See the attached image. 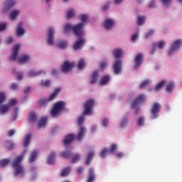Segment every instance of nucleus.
I'll return each mask as SVG.
<instances>
[{"mask_svg": "<svg viewBox=\"0 0 182 182\" xmlns=\"http://www.w3.org/2000/svg\"><path fill=\"white\" fill-rule=\"evenodd\" d=\"M85 26V23H80L76 25L73 24H65L64 27V33H69V32H73L76 36H82L84 31L83 28Z\"/></svg>", "mask_w": 182, "mask_h": 182, "instance_id": "f257e3e1", "label": "nucleus"}, {"mask_svg": "<svg viewBox=\"0 0 182 182\" xmlns=\"http://www.w3.org/2000/svg\"><path fill=\"white\" fill-rule=\"evenodd\" d=\"M114 56L116 59L113 65V70L115 75H119L122 72V60H119L123 56V50L122 48L116 49L114 51Z\"/></svg>", "mask_w": 182, "mask_h": 182, "instance_id": "f03ea898", "label": "nucleus"}, {"mask_svg": "<svg viewBox=\"0 0 182 182\" xmlns=\"http://www.w3.org/2000/svg\"><path fill=\"white\" fill-rule=\"evenodd\" d=\"M23 160V155H20L16 156L14 161L12 164V167L15 168L14 176H18V174H23V167L21 165V161Z\"/></svg>", "mask_w": 182, "mask_h": 182, "instance_id": "7ed1b4c3", "label": "nucleus"}, {"mask_svg": "<svg viewBox=\"0 0 182 182\" xmlns=\"http://www.w3.org/2000/svg\"><path fill=\"white\" fill-rule=\"evenodd\" d=\"M77 122L80 127V131L76 136V139L78 141H82L83 137L85 136V134H86V128L82 126V124L85 123V115H82L81 117H80Z\"/></svg>", "mask_w": 182, "mask_h": 182, "instance_id": "20e7f679", "label": "nucleus"}, {"mask_svg": "<svg viewBox=\"0 0 182 182\" xmlns=\"http://www.w3.org/2000/svg\"><path fill=\"white\" fill-rule=\"evenodd\" d=\"M95 99L90 98L84 103V114L90 116L92 113L93 107H95Z\"/></svg>", "mask_w": 182, "mask_h": 182, "instance_id": "39448f33", "label": "nucleus"}, {"mask_svg": "<svg viewBox=\"0 0 182 182\" xmlns=\"http://www.w3.org/2000/svg\"><path fill=\"white\" fill-rule=\"evenodd\" d=\"M65 109V103L63 102H58L55 103L51 110V114L54 117L59 116V113Z\"/></svg>", "mask_w": 182, "mask_h": 182, "instance_id": "423d86ee", "label": "nucleus"}, {"mask_svg": "<svg viewBox=\"0 0 182 182\" xmlns=\"http://www.w3.org/2000/svg\"><path fill=\"white\" fill-rule=\"evenodd\" d=\"M160 110H161V105H160V103L154 102L152 104L151 113L152 114L153 119H157V117H159V112Z\"/></svg>", "mask_w": 182, "mask_h": 182, "instance_id": "0eeeda50", "label": "nucleus"}, {"mask_svg": "<svg viewBox=\"0 0 182 182\" xmlns=\"http://www.w3.org/2000/svg\"><path fill=\"white\" fill-rule=\"evenodd\" d=\"M146 102V95L144 94H141L136 97L135 100L132 102V109H136L140 105V103H144Z\"/></svg>", "mask_w": 182, "mask_h": 182, "instance_id": "6e6552de", "label": "nucleus"}, {"mask_svg": "<svg viewBox=\"0 0 182 182\" xmlns=\"http://www.w3.org/2000/svg\"><path fill=\"white\" fill-rule=\"evenodd\" d=\"M47 42L50 46H53V45H55V28H48Z\"/></svg>", "mask_w": 182, "mask_h": 182, "instance_id": "1a4fd4ad", "label": "nucleus"}, {"mask_svg": "<svg viewBox=\"0 0 182 182\" xmlns=\"http://www.w3.org/2000/svg\"><path fill=\"white\" fill-rule=\"evenodd\" d=\"M73 68H75V63H70L68 60H66L61 66V70L63 73H69Z\"/></svg>", "mask_w": 182, "mask_h": 182, "instance_id": "9d476101", "label": "nucleus"}, {"mask_svg": "<svg viewBox=\"0 0 182 182\" xmlns=\"http://www.w3.org/2000/svg\"><path fill=\"white\" fill-rule=\"evenodd\" d=\"M20 47H21V46H19V44H16L13 47V49H12L13 53L9 57V60H10V62H14V60H16V58H18V53L19 52Z\"/></svg>", "mask_w": 182, "mask_h": 182, "instance_id": "9b49d317", "label": "nucleus"}, {"mask_svg": "<svg viewBox=\"0 0 182 182\" xmlns=\"http://www.w3.org/2000/svg\"><path fill=\"white\" fill-rule=\"evenodd\" d=\"M143 59H144L143 54L139 53L136 55L134 59V69H139L140 68L141 63H143Z\"/></svg>", "mask_w": 182, "mask_h": 182, "instance_id": "f8f14e48", "label": "nucleus"}, {"mask_svg": "<svg viewBox=\"0 0 182 182\" xmlns=\"http://www.w3.org/2000/svg\"><path fill=\"white\" fill-rule=\"evenodd\" d=\"M85 43H86V40L82 38H80L78 41H75V43L73 45L74 50L82 49V48L85 46Z\"/></svg>", "mask_w": 182, "mask_h": 182, "instance_id": "ddd939ff", "label": "nucleus"}, {"mask_svg": "<svg viewBox=\"0 0 182 182\" xmlns=\"http://www.w3.org/2000/svg\"><path fill=\"white\" fill-rule=\"evenodd\" d=\"M157 46L159 49H163L164 46H166V42L164 41H161L158 43H154L152 45V50L150 51L151 55H154L156 53V49H157Z\"/></svg>", "mask_w": 182, "mask_h": 182, "instance_id": "4468645a", "label": "nucleus"}, {"mask_svg": "<svg viewBox=\"0 0 182 182\" xmlns=\"http://www.w3.org/2000/svg\"><path fill=\"white\" fill-rule=\"evenodd\" d=\"M181 46V41L177 40L175 41L172 46L171 48H170L168 51V55H171L172 53H174L176 52V49H178L180 46Z\"/></svg>", "mask_w": 182, "mask_h": 182, "instance_id": "2eb2a0df", "label": "nucleus"}, {"mask_svg": "<svg viewBox=\"0 0 182 182\" xmlns=\"http://www.w3.org/2000/svg\"><path fill=\"white\" fill-rule=\"evenodd\" d=\"M111 79L112 78L110 77V75H104L101 77L100 80V85L101 86H106L107 85H109V82H110Z\"/></svg>", "mask_w": 182, "mask_h": 182, "instance_id": "dca6fc26", "label": "nucleus"}, {"mask_svg": "<svg viewBox=\"0 0 182 182\" xmlns=\"http://www.w3.org/2000/svg\"><path fill=\"white\" fill-rule=\"evenodd\" d=\"M76 139V136L74 134H69L67 136H65V139L64 140V144L65 146H69V144H71V143H73V140Z\"/></svg>", "mask_w": 182, "mask_h": 182, "instance_id": "f3484780", "label": "nucleus"}, {"mask_svg": "<svg viewBox=\"0 0 182 182\" xmlns=\"http://www.w3.org/2000/svg\"><path fill=\"white\" fill-rule=\"evenodd\" d=\"M29 59H31V57L28 55H20L17 59V62L20 64L26 63Z\"/></svg>", "mask_w": 182, "mask_h": 182, "instance_id": "a211bd4d", "label": "nucleus"}, {"mask_svg": "<svg viewBox=\"0 0 182 182\" xmlns=\"http://www.w3.org/2000/svg\"><path fill=\"white\" fill-rule=\"evenodd\" d=\"M16 35L17 36H22L25 35V30L22 28V23H18L16 30Z\"/></svg>", "mask_w": 182, "mask_h": 182, "instance_id": "6ab92c4d", "label": "nucleus"}, {"mask_svg": "<svg viewBox=\"0 0 182 182\" xmlns=\"http://www.w3.org/2000/svg\"><path fill=\"white\" fill-rule=\"evenodd\" d=\"M5 8L3 10V12H6V11H9L14 5H15V0H8L5 3Z\"/></svg>", "mask_w": 182, "mask_h": 182, "instance_id": "aec40b11", "label": "nucleus"}, {"mask_svg": "<svg viewBox=\"0 0 182 182\" xmlns=\"http://www.w3.org/2000/svg\"><path fill=\"white\" fill-rule=\"evenodd\" d=\"M104 26L106 29H112L114 26V21L110 18L105 20Z\"/></svg>", "mask_w": 182, "mask_h": 182, "instance_id": "412c9836", "label": "nucleus"}, {"mask_svg": "<svg viewBox=\"0 0 182 182\" xmlns=\"http://www.w3.org/2000/svg\"><path fill=\"white\" fill-rule=\"evenodd\" d=\"M98 80H99V71L95 70L92 73L90 83L91 85H95V83H97Z\"/></svg>", "mask_w": 182, "mask_h": 182, "instance_id": "4be33fe9", "label": "nucleus"}, {"mask_svg": "<svg viewBox=\"0 0 182 182\" xmlns=\"http://www.w3.org/2000/svg\"><path fill=\"white\" fill-rule=\"evenodd\" d=\"M28 120L30 123H35L38 120V115L34 112H31L28 114Z\"/></svg>", "mask_w": 182, "mask_h": 182, "instance_id": "5701e85b", "label": "nucleus"}, {"mask_svg": "<svg viewBox=\"0 0 182 182\" xmlns=\"http://www.w3.org/2000/svg\"><path fill=\"white\" fill-rule=\"evenodd\" d=\"M88 179L87 182H93L96 180V175H95V170L93 168H90L89 170Z\"/></svg>", "mask_w": 182, "mask_h": 182, "instance_id": "b1692460", "label": "nucleus"}, {"mask_svg": "<svg viewBox=\"0 0 182 182\" xmlns=\"http://www.w3.org/2000/svg\"><path fill=\"white\" fill-rule=\"evenodd\" d=\"M60 88H56L53 93L49 97V98L48 99V102H52V100H55V99H56V97L58 96V95H59V93H60Z\"/></svg>", "mask_w": 182, "mask_h": 182, "instance_id": "393cba45", "label": "nucleus"}, {"mask_svg": "<svg viewBox=\"0 0 182 182\" xmlns=\"http://www.w3.org/2000/svg\"><path fill=\"white\" fill-rule=\"evenodd\" d=\"M36 157H38V151L37 150L32 151L31 153L30 157L28 159V162L33 163V161L36 160Z\"/></svg>", "mask_w": 182, "mask_h": 182, "instance_id": "a878e982", "label": "nucleus"}, {"mask_svg": "<svg viewBox=\"0 0 182 182\" xmlns=\"http://www.w3.org/2000/svg\"><path fill=\"white\" fill-rule=\"evenodd\" d=\"M55 159H56V154L55 152L51 153L48 156V164H49L50 166L55 164Z\"/></svg>", "mask_w": 182, "mask_h": 182, "instance_id": "bb28decb", "label": "nucleus"}, {"mask_svg": "<svg viewBox=\"0 0 182 182\" xmlns=\"http://www.w3.org/2000/svg\"><path fill=\"white\" fill-rule=\"evenodd\" d=\"M40 75H45V72L42 71V70H38V71H33V70H31L28 73V76L30 77H34L35 76H40Z\"/></svg>", "mask_w": 182, "mask_h": 182, "instance_id": "cd10ccee", "label": "nucleus"}, {"mask_svg": "<svg viewBox=\"0 0 182 182\" xmlns=\"http://www.w3.org/2000/svg\"><path fill=\"white\" fill-rule=\"evenodd\" d=\"M57 48L59 49H66L68 48V41H60L57 43Z\"/></svg>", "mask_w": 182, "mask_h": 182, "instance_id": "c85d7f7f", "label": "nucleus"}, {"mask_svg": "<svg viewBox=\"0 0 182 182\" xmlns=\"http://www.w3.org/2000/svg\"><path fill=\"white\" fill-rule=\"evenodd\" d=\"M31 137H32L31 134H28L27 135H26L24 139V142L23 144V147H28V146H29V143H31Z\"/></svg>", "mask_w": 182, "mask_h": 182, "instance_id": "c756f323", "label": "nucleus"}, {"mask_svg": "<svg viewBox=\"0 0 182 182\" xmlns=\"http://www.w3.org/2000/svg\"><path fill=\"white\" fill-rule=\"evenodd\" d=\"M18 15H19V11L18 10L12 11L9 15L10 21H15V19H16V18L18 17Z\"/></svg>", "mask_w": 182, "mask_h": 182, "instance_id": "7c9ffc66", "label": "nucleus"}, {"mask_svg": "<svg viewBox=\"0 0 182 182\" xmlns=\"http://www.w3.org/2000/svg\"><path fill=\"white\" fill-rule=\"evenodd\" d=\"M9 105H2L0 107V114H5L9 110Z\"/></svg>", "mask_w": 182, "mask_h": 182, "instance_id": "2f4dec72", "label": "nucleus"}, {"mask_svg": "<svg viewBox=\"0 0 182 182\" xmlns=\"http://www.w3.org/2000/svg\"><path fill=\"white\" fill-rule=\"evenodd\" d=\"M93 157H95V152L90 151L87 156L86 164H87V166H89V164L92 163V161L93 160Z\"/></svg>", "mask_w": 182, "mask_h": 182, "instance_id": "473e14b6", "label": "nucleus"}, {"mask_svg": "<svg viewBox=\"0 0 182 182\" xmlns=\"http://www.w3.org/2000/svg\"><path fill=\"white\" fill-rule=\"evenodd\" d=\"M45 124H46V117L40 119L38 122L37 129H42V127H43V126H45Z\"/></svg>", "mask_w": 182, "mask_h": 182, "instance_id": "72a5a7b5", "label": "nucleus"}, {"mask_svg": "<svg viewBox=\"0 0 182 182\" xmlns=\"http://www.w3.org/2000/svg\"><path fill=\"white\" fill-rule=\"evenodd\" d=\"M167 83L166 81L162 80L161 81L156 87H155V91L159 92L161 89H163L164 86H166V84Z\"/></svg>", "mask_w": 182, "mask_h": 182, "instance_id": "f704fd0d", "label": "nucleus"}, {"mask_svg": "<svg viewBox=\"0 0 182 182\" xmlns=\"http://www.w3.org/2000/svg\"><path fill=\"white\" fill-rule=\"evenodd\" d=\"M176 87V84H174V82H170L166 85V92H173V89Z\"/></svg>", "mask_w": 182, "mask_h": 182, "instance_id": "c9c22d12", "label": "nucleus"}, {"mask_svg": "<svg viewBox=\"0 0 182 182\" xmlns=\"http://www.w3.org/2000/svg\"><path fill=\"white\" fill-rule=\"evenodd\" d=\"M146 21V16H141V15H139L138 18H137V23L141 26L143 25V23H144Z\"/></svg>", "mask_w": 182, "mask_h": 182, "instance_id": "e433bc0d", "label": "nucleus"}, {"mask_svg": "<svg viewBox=\"0 0 182 182\" xmlns=\"http://www.w3.org/2000/svg\"><path fill=\"white\" fill-rule=\"evenodd\" d=\"M77 66L80 70H83V69L86 68V62L85 61V60L80 59Z\"/></svg>", "mask_w": 182, "mask_h": 182, "instance_id": "4c0bfd02", "label": "nucleus"}, {"mask_svg": "<svg viewBox=\"0 0 182 182\" xmlns=\"http://www.w3.org/2000/svg\"><path fill=\"white\" fill-rule=\"evenodd\" d=\"M70 167H67L65 168H64L62 172H61V177H66V176H68L70 173Z\"/></svg>", "mask_w": 182, "mask_h": 182, "instance_id": "58836bf2", "label": "nucleus"}, {"mask_svg": "<svg viewBox=\"0 0 182 182\" xmlns=\"http://www.w3.org/2000/svg\"><path fill=\"white\" fill-rule=\"evenodd\" d=\"M76 15L75 13V10L73 9H71L68 10L67 13V18L70 19V18H74V16Z\"/></svg>", "mask_w": 182, "mask_h": 182, "instance_id": "ea45409f", "label": "nucleus"}, {"mask_svg": "<svg viewBox=\"0 0 182 182\" xmlns=\"http://www.w3.org/2000/svg\"><path fill=\"white\" fill-rule=\"evenodd\" d=\"M108 153H109V149L107 148L102 149L100 152V157H102V159H105L106 156H107Z\"/></svg>", "mask_w": 182, "mask_h": 182, "instance_id": "a19ab883", "label": "nucleus"}, {"mask_svg": "<svg viewBox=\"0 0 182 182\" xmlns=\"http://www.w3.org/2000/svg\"><path fill=\"white\" fill-rule=\"evenodd\" d=\"M61 156L63 159H69L72 156V154L69 151H65L61 154Z\"/></svg>", "mask_w": 182, "mask_h": 182, "instance_id": "79ce46f5", "label": "nucleus"}, {"mask_svg": "<svg viewBox=\"0 0 182 182\" xmlns=\"http://www.w3.org/2000/svg\"><path fill=\"white\" fill-rule=\"evenodd\" d=\"M79 18L82 21L81 23H84V22H86V21L89 19V16L86 14H81L80 15Z\"/></svg>", "mask_w": 182, "mask_h": 182, "instance_id": "37998d69", "label": "nucleus"}, {"mask_svg": "<svg viewBox=\"0 0 182 182\" xmlns=\"http://www.w3.org/2000/svg\"><path fill=\"white\" fill-rule=\"evenodd\" d=\"M38 104L39 105L40 107L45 106V105H46V98H40L38 101Z\"/></svg>", "mask_w": 182, "mask_h": 182, "instance_id": "c03bdc74", "label": "nucleus"}, {"mask_svg": "<svg viewBox=\"0 0 182 182\" xmlns=\"http://www.w3.org/2000/svg\"><path fill=\"white\" fill-rule=\"evenodd\" d=\"M80 160V154H77L73 156L72 163H77Z\"/></svg>", "mask_w": 182, "mask_h": 182, "instance_id": "a18cd8bd", "label": "nucleus"}, {"mask_svg": "<svg viewBox=\"0 0 182 182\" xmlns=\"http://www.w3.org/2000/svg\"><path fill=\"white\" fill-rule=\"evenodd\" d=\"M6 147L8 149V150H12L14 149V143H12L11 141H7L6 142Z\"/></svg>", "mask_w": 182, "mask_h": 182, "instance_id": "49530a36", "label": "nucleus"}, {"mask_svg": "<svg viewBox=\"0 0 182 182\" xmlns=\"http://www.w3.org/2000/svg\"><path fill=\"white\" fill-rule=\"evenodd\" d=\"M9 163V159H4L1 161H0V167H5L6 164Z\"/></svg>", "mask_w": 182, "mask_h": 182, "instance_id": "de8ad7c7", "label": "nucleus"}, {"mask_svg": "<svg viewBox=\"0 0 182 182\" xmlns=\"http://www.w3.org/2000/svg\"><path fill=\"white\" fill-rule=\"evenodd\" d=\"M117 149V145H116V144H112L110 146L109 153H111V154L114 153V151H116Z\"/></svg>", "mask_w": 182, "mask_h": 182, "instance_id": "09e8293b", "label": "nucleus"}, {"mask_svg": "<svg viewBox=\"0 0 182 182\" xmlns=\"http://www.w3.org/2000/svg\"><path fill=\"white\" fill-rule=\"evenodd\" d=\"M149 83H150V81L149 80H146L139 85V87L143 89L144 87H146V85H149Z\"/></svg>", "mask_w": 182, "mask_h": 182, "instance_id": "8fccbe9b", "label": "nucleus"}, {"mask_svg": "<svg viewBox=\"0 0 182 182\" xmlns=\"http://www.w3.org/2000/svg\"><path fill=\"white\" fill-rule=\"evenodd\" d=\"M154 33V30H150L149 31H148L145 35L146 39H149V38H150V36H153Z\"/></svg>", "mask_w": 182, "mask_h": 182, "instance_id": "3c124183", "label": "nucleus"}, {"mask_svg": "<svg viewBox=\"0 0 182 182\" xmlns=\"http://www.w3.org/2000/svg\"><path fill=\"white\" fill-rule=\"evenodd\" d=\"M138 124L139 126H143L144 124V117H139L138 119Z\"/></svg>", "mask_w": 182, "mask_h": 182, "instance_id": "603ef678", "label": "nucleus"}, {"mask_svg": "<svg viewBox=\"0 0 182 182\" xmlns=\"http://www.w3.org/2000/svg\"><path fill=\"white\" fill-rule=\"evenodd\" d=\"M5 102V94L0 92V105H2Z\"/></svg>", "mask_w": 182, "mask_h": 182, "instance_id": "864d4df0", "label": "nucleus"}, {"mask_svg": "<svg viewBox=\"0 0 182 182\" xmlns=\"http://www.w3.org/2000/svg\"><path fill=\"white\" fill-rule=\"evenodd\" d=\"M17 103V101L16 99H12V100H10V101L9 102V107H11V106H15V105H16Z\"/></svg>", "mask_w": 182, "mask_h": 182, "instance_id": "5fc2aeb1", "label": "nucleus"}, {"mask_svg": "<svg viewBox=\"0 0 182 182\" xmlns=\"http://www.w3.org/2000/svg\"><path fill=\"white\" fill-rule=\"evenodd\" d=\"M100 69H106L107 68V61H104L100 63Z\"/></svg>", "mask_w": 182, "mask_h": 182, "instance_id": "6e6d98bb", "label": "nucleus"}, {"mask_svg": "<svg viewBox=\"0 0 182 182\" xmlns=\"http://www.w3.org/2000/svg\"><path fill=\"white\" fill-rule=\"evenodd\" d=\"M127 117H124L122 120V122H121V127H124V126H127Z\"/></svg>", "mask_w": 182, "mask_h": 182, "instance_id": "4d7b16f0", "label": "nucleus"}, {"mask_svg": "<svg viewBox=\"0 0 182 182\" xmlns=\"http://www.w3.org/2000/svg\"><path fill=\"white\" fill-rule=\"evenodd\" d=\"M14 114L13 115V120H16L18 117V108H14Z\"/></svg>", "mask_w": 182, "mask_h": 182, "instance_id": "13d9d810", "label": "nucleus"}, {"mask_svg": "<svg viewBox=\"0 0 182 182\" xmlns=\"http://www.w3.org/2000/svg\"><path fill=\"white\" fill-rule=\"evenodd\" d=\"M10 89H11V90H16V89H18V84L13 82L10 86Z\"/></svg>", "mask_w": 182, "mask_h": 182, "instance_id": "bf43d9fd", "label": "nucleus"}, {"mask_svg": "<svg viewBox=\"0 0 182 182\" xmlns=\"http://www.w3.org/2000/svg\"><path fill=\"white\" fill-rule=\"evenodd\" d=\"M6 28V23H0V32L5 31Z\"/></svg>", "mask_w": 182, "mask_h": 182, "instance_id": "052dcab7", "label": "nucleus"}, {"mask_svg": "<svg viewBox=\"0 0 182 182\" xmlns=\"http://www.w3.org/2000/svg\"><path fill=\"white\" fill-rule=\"evenodd\" d=\"M139 39V33H136L132 36V41L133 42H136Z\"/></svg>", "mask_w": 182, "mask_h": 182, "instance_id": "680f3d73", "label": "nucleus"}, {"mask_svg": "<svg viewBox=\"0 0 182 182\" xmlns=\"http://www.w3.org/2000/svg\"><path fill=\"white\" fill-rule=\"evenodd\" d=\"M102 126H104V127H107V124H109V119H107V118H105L103 120H102Z\"/></svg>", "mask_w": 182, "mask_h": 182, "instance_id": "e2e57ef3", "label": "nucleus"}, {"mask_svg": "<svg viewBox=\"0 0 182 182\" xmlns=\"http://www.w3.org/2000/svg\"><path fill=\"white\" fill-rule=\"evenodd\" d=\"M14 134H15V130L14 129H11L9 133H8V136L11 137L12 136H14Z\"/></svg>", "mask_w": 182, "mask_h": 182, "instance_id": "0e129e2a", "label": "nucleus"}, {"mask_svg": "<svg viewBox=\"0 0 182 182\" xmlns=\"http://www.w3.org/2000/svg\"><path fill=\"white\" fill-rule=\"evenodd\" d=\"M161 2L163 5H168L171 2V0H162Z\"/></svg>", "mask_w": 182, "mask_h": 182, "instance_id": "69168bd1", "label": "nucleus"}, {"mask_svg": "<svg viewBox=\"0 0 182 182\" xmlns=\"http://www.w3.org/2000/svg\"><path fill=\"white\" fill-rule=\"evenodd\" d=\"M124 156V154H123V152H119L117 154V157H118L119 159H122Z\"/></svg>", "mask_w": 182, "mask_h": 182, "instance_id": "338daca9", "label": "nucleus"}, {"mask_svg": "<svg viewBox=\"0 0 182 182\" xmlns=\"http://www.w3.org/2000/svg\"><path fill=\"white\" fill-rule=\"evenodd\" d=\"M40 86L41 87H46V80H45V81L42 80L41 82L40 83Z\"/></svg>", "mask_w": 182, "mask_h": 182, "instance_id": "774afa93", "label": "nucleus"}]
</instances>
